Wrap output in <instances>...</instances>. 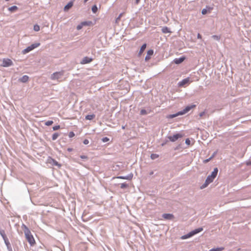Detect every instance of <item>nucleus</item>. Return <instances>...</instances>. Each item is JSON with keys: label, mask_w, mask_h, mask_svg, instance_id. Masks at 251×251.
Returning a JSON list of instances; mask_svg holds the SVG:
<instances>
[{"label": "nucleus", "mask_w": 251, "mask_h": 251, "mask_svg": "<svg viewBox=\"0 0 251 251\" xmlns=\"http://www.w3.org/2000/svg\"><path fill=\"white\" fill-rule=\"evenodd\" d=\"M218 173V168H215L213 169V171L211 172V174L207 176L204 183L200 186V189H203L206 188L210 183L212 182L214 179L217 176Z\"/></svg>", "instance_id": "nucleus-1"}, {"label": "nucleus", "mask_w": 251, "mask_h": 251, "mask_svg": "<svg viewBox=\"0 0 251 251\" xmlns=\"http://www.w3.org/2000/svg\"><path fill=\"white\" fill-rule=\"evenodd\" d=\"M22 227L24 230L26 240L31 246H33L35 244V241L30 230L25 224H23Z\"/></svg>", "instance_id": "nucleus-2"}, {"label": "nucleus", "mask_w": 251, "mask_h": 251, "mask_svg": "<svg viewBox=\"0 0 251 251\" xmlns=\"http://www.w3.org/2000/svg\"><path fill=\"white\" fill-rule=\"evenodd\" d=\"M40 45V43H35L33 44H32L31 45L28 46L27 48L25 49L22 50V53L23 54H26L28 53V52L31 51L32 50H34L36 48H37Z\"/></svg>", "instance_id": "nucleus-3"}, {"label": "nucleus", "mask_w": 251, "mask_h": 251, "mask_svg": "<svg viewBox=\"0 0 251 251\" xmlns=\"http://www.w3.org/2000/svg\"><path fill=\"white\" fill-rule=\"evenodd\" d=\"M64 75V71L55 72L50 75V79L52 80H58Z\"/></svg>", "instance_id": "nucleus-4"}, {"label": "nucleus", "mask_w": 251, "mask_h": 251, "mask_svg": "<svg viewBox=\"0 0 251 251\" xmlns=\"http://www.w3.org/2000/svg\"><path fill=\"white\" fill-rule=\"evenodd\" d=\"M1 232L2 233H0V235L2 237L3 240H4V243H5V245L6 246L8 251H13L11 244H10L8 238L6 237L5 233H3V232Z\"/></svg>", "instance_id": "nucleus-5"}, {"label": "nucleus", "mask_w": 251, "mask_h": 251, "mask_svg": "<svg viewBox=\"0 0 251 251\" xmlns=\"http://www.w3.org/2000/svg\"><path fill=\"white\" fill-rule=\"evenodd\" d=\"M13 65L12 60L8 58H3L1 66L4 67H8Z\"/></svg>", "instance_id": "nucleus-6"}, {"label": "nucleus", "mask_w": 251, "mask_h": 251, "mask_svg": "<svg viewBox=\"0 0 251 251\" xmlns=\"http://www.w3.org/2000/svg\"><path fill=\"white\" fill-rule=\"evenodd\" d=\"M182 137V135L180 133H176L174 134L173 136H168V139L171 142H175L177 140H178L179 138H180Z\"/></svg>", "instance_id": "nucleus-7"}, {"label": "nucleus", "mask_w": 251, "mask_h": 251, "mask_svg": "<svg viewBox=\"0 0 251 251\" xmlns=\"http://www.w3.org/2000/svg\"><path fill=\"white\" fill-rule=\"evenodd\" d=\"M190 78L189 77H187L181 81H179L177 83V86L178 87H183L185 85L188 84L189 82Z\"/></svg>", "instance_id": "nucleus-8"}, {"label": "nucleus", "mask_w": 251, "mask_h": 251, "mask_svg": "<svg viewBox=\"0 0 251 251\" xmlns=\"http://www.w3.org/2000/svg\"><path fill=\"white\" fill-rule=\"evenodd\" d=\"M133 176V175L132 173H131L129 174L128 175H127L126 176H118L116 178H119V179H127V180H131L132 179Z\"/></svg>", "instance_id": "nucleus-9"}, {"label": "nucleus", "mask_w": 251, "mask_h": 251, "mask_svg": "<svg viewBox=\"0 0 251 251\" xmlns=\"http://www.w3.org/2000/svg\"><path fill=\"white\" fill-rule=\"evenodd\" d=\"M185 59L186 57L185 56H182L179 58H175L173 60V62L176 64H180L183 62Z\"/></svg>", "instance_id": "nucleus-10"}, {"label": "nucleus", "mask_w": 251, "mask_h": 251, "mask_svg": "<svg viewBox=\"0 0 251 251\" xmlns=\"http://www.w3.org/2000/svg\"><path fill=\"white\" fill-rule=\"evenodd\" d=\"M93 59L92 57H89L88 56H85L80 61V64H86L89 63L92 61Z\"/></svg>", "instance_id": "nucleus-11"}, {"label": "nucleus", "mask_w": 251, "mask_h": 251, "mask_svg": "<svg viewBox=\"0 0 251 251\" xmlns=\"http://www.w3.org/2000/svg\"><path fill=\"white\" fill-rule=\"evenodd\" d=\"M162 217L164 219L169 220H171L174 218V215L171 213H164L162 214Z\"/></svg>", "instance_id": "nucleus-12"}, {"label": "nucleus", "mask_w": 251, "mask_h": 251, "mask_svg": "<svg viewBox=\"0 0 251 251\" xmlns=\"http://www.w3.org/2000/svg\"><path fill=\"white\" fill-rule=\"evenodd\" d=\"M153 54V50L152 49H150L148 50L146 56L145 58V61H148L150 58L151 56Z\"/></svg>", "instance_id": "nucleus-13"}, {"label": "nucleus", "mask_w": 251, "mask_h": 251, "mask_svg": "<svg viewBox=\"0 0 251 251\" xmlns=\"http://www.w3.org/2000/svg\"><path fill=\"white\" fill-rule=\"evenodd\" d=\"M202 230H203V227H200L196 228L194 230H192V231H190V232H191L192 236H193L194 235L200 233V232L202 231Z\"/></svg>", "instance_id": "nucleus-14"}, {"label": "nucleus", "mask_w": 251, "mask_h": 251, "mask_svg": "<svg viewBox=\"0 0 251 251\" xmlns=\"http://www.w3.org/2000/svg\"><path fill=\"white\" fill-rule=\"evenodd\" d=\"M74 1L73 0L70 1L64 7V11H68L73 6Z\"/></svg>", "instance_id": "nucleus-15"}, {"label": "nucleus", "mask_w": 251, "mask_h": 251, "mask_svg": "<svg viewBox=\"0 0 251 251\" xmlns=\"http://www.w3.org/2000/svg\"><path fill=\"white\" fill-rule=\"evenodd\" d=\"M212 7H210L209 6H206L205 8L202 9L201 14L202 15H205L207 13L208 11L210 12L212 10Z\"/></svg>", "instance_id": "nucleus-16"}, {"label": "nucleus", "mask_w": 251, "mask_h": 251, "mask_svg": "<svg viewBox=\"0 0 251 251\" xmlns=\"http://www.w3.org/2000/svg\"><path fill=\"white\" fill-rule=\"evenodd\" d=\"M28 79L29 76L27 75H24L19 79V81L23 83H26L28 81Z\"/></svg>", "instance_id": "nucleus-17"}, {"label": "nucleus", "mask_w": 251, "mask_h": 251, "mask_svg": "<svg viewBox=\"0 0 251 251\" xmlns=\"http://www.w3.org/2000/svg\"><path fill=\"white\" fill-rule=\"evenodd\" d=\"M196 107V104H190L186 106L185 108L184 109V111H185L186 113L188 112L190 110L193 109V108H195Z\"/></svg>", "instance_id": "nucleus-18"}, {"label": "nucleus", "mask_w": 251, "mask_h": 251, "mask_svg": "<svg viewBox=\"0 0 251 251\" xmlns=\"http://www.w3.org/2000/svg\"><path fill=\"white\" fill-rule=\"evenodd\" d=\"M146 47H147L146 43H144L142 45V46L140 47L139 51L138 54V56L141 55V54L143 53L144 51L145 50Z\"/></svg>", "instance_id": "nucleus-19"}, {"label": "nucleus", "mask_w": 251, "mask_h": 251, "mask_svg": "<svg viewBox=\"0 0 251 251\" xmlns=\"http://www.w3.org/2000/svg\"><path fill=\"white\" fill-rule=\"evenodd\" d=\"M161 31L163 33H171V31L170 30V29L167 26H163L161 28Z\"/></svg>", "instance_id": "nucleus-20"}, {"label": "nucleus", "mask_w": 251, "mask_h": 251, "mask_svg": "<svg viewBox=\"0 0 251 251\" xmlns=\"http://www.w3.org/2000/svg\"><path fill=\"white\" fill-rule=\"evenodd\" d=\"M18 9V7L16 6V5H13V6H12L11 7H9L8 8V10L9 11H10V12L12 13V12H15L16 10H17Z\"/></svg>", "instance_id": "nucleus-21"}, {"label": "nucleus", "mask_w": 251, "mask_h": 251, "mask_svg": "<svg viewBox=\"0 0 251 251\" xmlns=\"http://www.w3.org/2000/svg\"><path fill=\"white\" fill-rule=\"evenodd\" d=\"M95 115L94 114H90V115H87L85 116V119L87 120H92L95 117Z\"/></svg>", "instance_id": "nucleus-22"}, {"label": "nucleus", "mask_w": 251, "mask_h": 251, "mask_svg": "<svg viewBox=\"0 0 251 251\" xmlns=\"http://www.w3.org/2000/svg\"><path fill=\"white\" fill-rule=\"evenodd\" d=\"M51 163L54 166H57L59 168H60L61 167V164H59L56 160L54 159H52L51 158Z\"/></svg>", "instance_id": "nucleus-23"}, {"label": "nucleus", "mask_w": 251, "mask_h": 251, "mask_svg": "<svg viewBox=\"0 0 251 251\" xmlns=\"http://www.w3.org/2000/svg\"><path fill=\"white\" fill-rule=\"evenodd\" d=\"M192 235L191 234V232H189L187 234H186L184 235H182L181 237V239H187V238H189L191 237H192Z\"/></svg>", "instance_id": "nucleus-24"}, {"label": "nucleus", "mask_w": 251, "mask_h": 251, "mask_svg": "<svg viewBox=\"0 0 251 251\" xmlns=\"http://www.w3.org/2000/svg\"><path fill=\"white\" fill-rule=\"evenodd\" d=\"M59 136V134L58 132L54 133L52 135V140H55Z\"/></svg>", "instance_id": "nucleus-25"}, {"label": "nucleus", "mask_w": 251, "mask_h": 251, "mask_svg": "<svg viewBox=\"0 0 251 251\" xmlns=\"http://www.w3.org/2000/svg\"><path fill=\"white\" fill-rule=\"evenodd\" d=\"M98 11V7L97 5H93L92 7V11L94 13H96Z\"/></svg>", "instance_id": "nucleus-26"}, {"label": "nucleus", "mask_w": 251, "mask_h": 251, "mask_svg": "<svg viewBox=\"0 0 251 251\" xmlns=\"http://www.w3.org/2000/svg\"><path fill=\"white\" fill-rule=\"evenodd\" d=\"M177 114L176 113H175V114H170V115H168L167 116V118L168 119H173L174 118H175L176 117H177Z\"/></svg>", "instance_id": "nucleus-27"}, {"label": "nucleus", "mask_w": 251, "mask_h": 251, "mask_svg": "<svg viewBox=\"0 0 251 251\" xmlns=\"http://www.w3.org/2000/svg\"><path fill=\"white\" fill-rule=\"evenodd\" d=\"M159 157V155L156 153H151V158L152 160L155 159Z\"/></svg>", "instance_id": "nucleus-28"}, {"label": "nucleus", "mask_w": 251, "mask_h": 251, "mask_svg": "<svg viewBox=\"0 0 251 251\" xmlns=\"http://www.w3.org/2000/svg\"><path fill=\"white\" fill-rule=\"evenodd\" d=\"M128 187V184L124 182L122 183L121 184V188L122 189H126Z\"/></svg>", "instance_id": "nucleus-29"}, {"label": "nucleus", "mask_w": 251, "mask_h": 251, "mask_svg": "<svg viewBox=\"0 0 251 251\" xmlns=\"http://www.w3.org/2000/svg\"><path fill=\"white\" fill-rule=\"evenodd\" d=\"M176 114H177V116H178L183 115L186 114V112L183 109L182 110H181V111H179L176 112Z\"/></svg>", "instance_id": "nucleus-30"}, {"label": "nucleus", "mask_w": 251, "mask_h": 251, "mask_svg": "<svg viewBox=\"0 0 251 251\" xmlns=\"http://www.w3.org/2000/svg\"><path fill=\"white\" fill-rule=\"evenodd\" d=\"M212 38L213 39L216 40L217 41H220L221 37H220V36H218L217 35H213L212 36Z\"/></svg>", "instance_id": "nucleus-31"}, {"label": "nucleus", "mask_w": 251, "mask_h": 251, "mask_svg": "<svg viewBox=\"0 0 251 251\" xmlns=\"http://www.w3.org/2000/svg\"><path fill=\"white\" fill-rule=\"evenodd\" d=\"M148 112L146 110L144 109H142L140 111V115H146L148 114Z\"/></svg>", "instance_id": "nucleus-32"}, {"label": "nucleus", "mask_w": 251, "mask_h": 251, "mask_svg": "<svg viewBox=\"0 0 251 251\" xmlns=\"http://www.w3.org/2000/svg\"><path fill=\"white\" fill-rule=\"evenodd\" d=\"M123 14V13H121L119 14V15L118 16V17L116 18V20H115V22L118 23L119 22V21L120 20V19L121 18V17L122 16Z\"/></svg>", "instance_id": "nucleus-33"}, {"label": "nucleus", "mask_w": 251, "mask_h": 251, "mask_svg": "<svg viewBox=\"0 0 251 251\" xmlns=\"http://www.w3.org/2000/svg\"><path fill=\"white\" fill-rule=\"evenodd\" d=\"M223 250L222 248H213L210 250L209 251H221Z\"/></svg>", "instance_id": "nucleus-34"}, {"label": "nucleus", "mask_w": 251, "mask_h": 251, "mask_svg": "<svg viewBox=\"0 0 251 251\" xmlns=\"http://www.w3.org/2000/svg\"><path fill=\"white\" fill-rule=\"evenodd\" d=\"M52 121H48L45 122V125L47 126H51L53 124Z\"/></svg>", "instance_id": "nucleus-35"}, {"label": "nucleus", "mask_w": 251, "mask_h": 251, "mask_svg": "<svg viewBox=\"0 0 251 251\" xmlns=\"http://www.w3.org/2000/svg\"><path fill=\"white\" fill-rule=\"evenodd\" d=\"M109 140H110V139L109 138H108L107 137H103L101 139V141L103 143H105V142H108Z\"/></svg>", "instance_id": "nucleus-36"}, {"label": "nucleus", "mask_w": 251, "mask_h": 251, "mask_svg": "<svg viewBox=\"0 0 251 251\" xmlns=\"http://www.w3.org/2000/svg\"><path fill=\"white\" fill-rule=\"evenodd\" d=\"M83 26L84 25H89L91 23V22L90 21H84L81 22Z\"/></svg>", "instance_id": "nucleus-37"}, {"label": "nucleus", "mask_w": 251, "mask_h": 251, "mask_svg": "<svg viewBox=\"0 0 251 251\" xmlns=\"http://www.w3.org/2000/svg\"><path fill=\"white\" fill-rule=\"evenodd\" d=\"M33 29L35 31H39L40 30V26L38 25H34Z\"/></svg>", "instance_id": "nucleus-38"}, {"label": "nucleus", "mask_w": 251, "mask_h": 251, "mask_svg": "<svg viewBox=\"0 0 251 251\" xmlns=\"http://www.w3.org/2000/svg\"><path fill=\"white\" fill-rule=\"evenodd\" d=\"M83 26V25H82V23L76 26L77 30H80L82 27Z\"/></svg>", "instance_id": "nucleus-39"}, {"label": "nucleus", "mask_w": 251, "mask_h": 251, "mask_svg": "<svg viewBox=\"0 0 251 251\" xmlns=\"http://www.w3.org/2000/svg\"><path fill=\"white\" fill-rule=\"evenodd\" d=\"M60 128V126L59 125H56L52 127V129L53 131L57 130Z\"/></svg>", "instance_id": "nucleus-40"}, {"label": "nucleus", "mask_w": 251, "mask_h": 251, "mask_svg": "<svg viewBox=\"0 0 251 251\" xmlns=\"http://www.w3.org/2000/svg\"><path fill=\"white\" fill-rule=\"evenodd\" d=\"M69 135V137L70 138H72V137L75 136V133L73 131H70L69 133V135Z\"/></svg>", "instance_id": "nucleus-41"}, {"label": "nucleus", "mask_w": 251, "mask_h": 251, "mask_svg": "<svg viewBox=\"0 0 251 251\" xmlns=\"http://www.w3.org/2000/svg\"><path fill=\"white\" fill-rule=\"evenodd\" d=\"M212 158H211V156L207 159H206L203 161V163H207L209 162Z\"/></svg>", "instance_id": "nucleus-42"}, {"label": "nucleus", "mask_w": 251, "mask_h": 251, "mask_svg": "<svg viewBox=\"0 0 251 251\" xmlns=\"http://www.w3.org/2000/svg\"><path fill=\"white\" fill-rule=\"evenodd\" d=\"M185 144L187 145H190V143H191V141L190 140V139L189 138H187L185 140Z\"/></svg>", "instance_id": "nucleus-43"}, {"label": "nucleus", "mask_w": 251, "mask_h": 251, "mask_svg": "<svg viewBox=\"0 0 251 251\" xmlns=\"http://www.w3.org/2000/svg\"><path fill=\"white\" fill-rule=\"evenodd\" d=\"M218 153V151H215L211 156V158H213Z\"/></svg>", "instance_id": "nucleus-44"}, {"label": "nucleus", "mask_w": 251, "mask_h": 251, "mask_svg": "<svg viewBox=\"0 0 251 251\" xmlns=\"http://www.w3.org/2000/svg\"><path fill=\"white\" fill-rule=\"evenodd\" d=\"M89 143V141L88 139H85L83 140V143L84 144V145H87Z\"/></svg>", "instance_id": "nucleus-45"}, {"label": "nucleus", "mask_w": 251, "mask_h": 251, "mask_svg": "<svg viewBox=\"0 0 251 251\" xmlns=\"http://www.w3.org/2000/svg\"><path fill=\"white\" fill-rule=\"evenodd\" d=\"M80 157L82 159H88V156L85 155H81L80 156Z\"/></svg>", "instance_id": "nucleus-46"}, {"label": "nucleus", "mask_w": 251, "mask_h": 251, "mask_svg": "<svg viewBox=\"0 0 251 251\" xmlns=\"http://www.w3.org/2000/svg\"><path fill=\"white\" fill-rule=\"evenodd\" d=\"M205 114V112L204 111H202L201 113H200L199 114V116L200 117H202Z\"/></svg>", "instance_id": "nucleus-47"}, {"label": "nucleus", "mask_w": 251, "mask_h": 251, "mask_svg": "<svg viewBox=\"0 0 251 251\" xmlns=\"http://www.w3.org/2000/svg\"><path fill=\"white\" fill-rule=\"evenodd\" d=\"M246 164H247V166L251 165V161L249 160V161H247Z\"/></svg>", "instance_id": "nucleus-48"}, {"label": "nucleus", "mask_w": 251, "mask_h": 251, "mask_svg": "<svg viewBox=\"0 0 251 251\" xmlns=\"http://www.w3.org/2000/svg\"><path fill=\"white\" fill-rule=\"evenodd\" d=\"M197 38L198 39H201L202 36H201V35L200 33H198V35H197Z\"/></svg>", "instance_id": "nucleus-49"}, {"label": "nucleus", "mask_w": 251, "mask_h": 251, "mask_svg": "<svg viewBox=\"0 0 251 251\" xmlns=\"http://www.w3.org/2000/svg\"><path fill=\"white\" fill-rule=\"evenodd\" d=\"M67 151H69V152H71L73 151V149L72 148H68L67 149Z\"/></svg>", "instance_id": "nucleus-50"}, {"label": "nucleus", "mask_w": 251, "mask_h": 251, "mask_svg": "<svg viewBox=\"0 0 251 251\" xmlns=\"http://www.w3.org/2000/svg\"><path fill=\"white\" fill-rule=\"evenodd\" d=\"M136 0V3L138 4L140 1V0Z\"/></svg>", "instance_id": "nucleus-51"}, {"label": "nucleus", "mask_w": 251, "mask_h": 251, "mask_svg": "<svg viewBox=\"0 0 251 251\" xmlns=\"http://www.w3.org/2000/svg\"><path fill=\"white\" fill-rule=\"evenodd\" d=\"M149 174L150 176L152 175L153 174V171L151 172Z\"/></svg>", "instance_id": "nucleus-52"}, {"label": "nucleus", "mask_w": 251, "mask_h": 251, "mask_svg": "<svg viewBox=\"0 0 251 251\" xmlns=\"http://www.w3.org/2000/svg\"><path fill=\"white\" fill-rule=\"evenodd\" d=\"M166 143V142H164V143H163L161 144V146H164V145H165Z\"/></svg>", "instance_id": "nucleus-53"}, {"label": "nucleus", "mask_w": 251, "mask_h": 251, "mask_svg": "<svg viewBox=\"0 0 251 251\" xmlns=\"http://www.w3.org/2000/svg\"><path fill=\"white\" fill-rule=\"evenodd\" d=\"M178 147H176L175 149V150H178Z\"/></svg>", "instance_id": "nucleus-54"}, {"label": "nucleus", "mask_w": 251, "mask_h": 251, "mask_svg": "<svg viewBox=\"0 0 251 251\" xmlns=\"http://www.w3.org/2000/svg\"><path fill=\"white\" fill-rule=\"evenodd\" d=\"M88 0H84V3H86Z\"/></svg>", "instance_id": "nucleus-55"}, {"label": "nucleus", "mask_w": 251, "mask_h": 251, "mask_svg": "<svg viewBox=\"0 0 251 251\" xmlns=\"http://www.w3.org/2000/svg\"><path fill=\"white\" fill-rule=\"evenodd\" d=\"M125 128V126H122V129H124Z\"/></svg>", "instance_id": "nucleus-56"}]
</instances>
